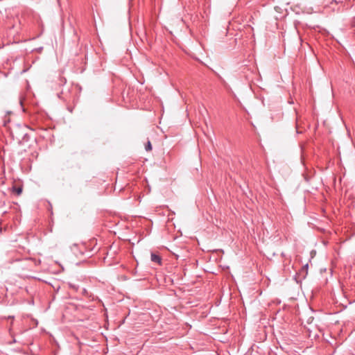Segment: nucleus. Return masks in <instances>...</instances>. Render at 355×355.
Returning <instances> with one entry per match:
<instances>
[{"label":"nucleus","instance_id":"obj_1","mask_svg":"<svg viewBox=\"0 0 355 355\" xmlns=\"http://www.w3.org/2000/svg\"><path fill=\"white\" fill-rule=\"evenodd\" d=\"M151 261H152L153 262L157 263H158V264H159V265H160V264H161V263H162V259H161V257H160L159 255H157V254H154V253H152V254H151Z\"/></svg>","mask_w":355,"mask_h":355},{"label":"nucleus","instance_id":"obj_4","mask_svg":"<svg viewBox=\"0 0 355 355\" xmlns=\"http://www.w3.org/2000/svg\"><path fill=\"white\" fill-rule=\"evenodd\" d=\"M307 270H308V264H306L303 268H302V270H305L306 273L307 272Z\"/></svg>","mask_w":355,"mask_h":355},{"label":"nucleus","instance_id":"obj_3","mask_svg":"<svg viewBox=\"0 0 355 355\" xmlns=\"http://www.w3.org/2000/svg\"><path fill=\"white\" fill-rule=\"evenodd\" d=\"M14 191L17 193V195H20L22 192V189L20 187L14 188Z\"/></svg>","mask_w":355,"mask_h":355},{"label":"nucleus","instance_id":"obj_2","mask_svg":"<svg viewBox=\"0 0 355 355\" xmlns=\"http://www.w3.org/2000/svg\"><path fill=\"white\" fill-rule=\"evenodd\" d=\"M145 148L147 151H150L152 150V146L150 141H148L147 144L145 146Z\"/></svg>","mask_w":355,"mask_h":355}]
</instances>
